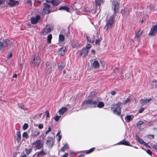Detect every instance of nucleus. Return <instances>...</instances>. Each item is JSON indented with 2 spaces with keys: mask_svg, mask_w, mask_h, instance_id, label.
<instances>
[{
  "mask_svg": "<svg viewBox=\"0 0 157 157\" xmlns=\"http://www.w3.org/2000/svg\"><path fill=\"white\" fill-rule=\"evenodd\" d=\"M47 152L46 151H45L43 150H41L40 151H38L34 155L33 157H43L44 155H46Z\"/></svg>",
  "mask_w": 157,
  "mask_h": 157,
  "instance_id": "nucleus-9",
  "label": "nucleus"
},
{
  "mask_svg": "<svg viewBox=\"0 0 157 157\" xmlns=\"http://www.w3.org/2000/svg\"><path fill=\"white\" fill-rule=\"evenodd\" d=\"M130 99L129 98H127L126 100L124 102H123V104H125L127 103L128 102L130 101Z\"/></svg>",
  "mask_w": 157,
  "mask_h": 157,
  "instance_id": "nucleus-48",
  "label": "nucleus"
},
{
  "mask_svg": "<svg viewBox=\"0 0 157 157\" xmlns=\"http://www.w3.org/2000/svg\"><path fill=\"white\" fill-rule=\"evenodd\" d=\"M95 93L94 91L90 92L88 97V100L84 101L82 103V107L84 109L88 107H97L98 100L95 96Z\"/></svg>",
  "mask_w": 157,
  "mask_h": 157,
  "instance_id": "nucleus-1",
  "label": "nucleus"
},
{
  "mask_svg": "<svg viewBox=\"0 0 157 157\" xmlns=\"http://www.w3.org/2000/svg\"><path fill=\"white\" fill-rule=\"evenodd\" d=\"M104 106L103 103L101 102H99L98 104H97V106L99 108L103 107Z\"/></svg>",
  "mask_w": 157,
  "mask_h": 157,
  "instance_id": "nucleus-36",
  "label": "nucleus"
},
{
  "mask_svg": "<svg viewBox=\"0 0 157 157\" xmlns=\"http://www.w3.org/2000/svg\"><path fill=\"white\" fill-rule=\"evenodd\" d=\"M66 51V48H62L59 51L58 53L59 55L60 56H63L65 53Z\"/></svg>",
  "mask_w": 157,
  "mask_h": 157,
  "instance_id": "nucleus-21",
  "label": "nucleus"
},
{
  "mask_svg": "<svg viewBox=\"0 0 157 157\" xmlns=\"http://www.w3.org/2000/svg\"><path fill=\"white\" fill-rule=\"evenodd\" d=\"M143 121H139L137 124L138 125H141L142 124H143Z\"/></svg>",
  "mask_w": 157,
  "mask_h": 157,
  "instance_id": "nucleus-55",
  "label": "nucleus"
},
{
  "mask_svg": "<svg viewBox=\"0 0 157 157\" xmlns=\"http://www.w3.org/2000/svg\"><path fill=\"white\" fill-rule=\"evenodd\" d=\"M101 41V40H100L99 39L96 40L95 41V44H100Z\"/></svg>",
  "mask_w": 157,
  "mask_h": 157,
  "instance_id": "nucleus-51",
  "label": "nucleus"
},
{
  "mask_svg": "<svg viewBox=\"0 0 157 157\" xmlns=\"http://www.w3.org/2000/svg\"><path fill=\"white\" fill-rule=\"evenodd\" d=\"M5 2L4 0H0V5L3 4Z\"/></svg>",
  "mask_w": 157,
  "mask_h": 157,
  "instance_id": "nucleus-56",
  "label": "nucleus"
},
{
  "mask_svg": "<svg viewBox=\"0 0 157 157\" xmlns=\"http://www.w3.org/2000/svg\"><path fill=\"white\" fill-rule=\"evenodd\" d=\"M10 41L8 40L4 39L3 38L0 39V50L3 51L4 49L7 48Z\"/></svg>",
  "mask_w": 157,
  "mask_h": 157,
  "instance_id": "nucleus-5",
  "label": "nucleus"
},
{
  "mask_svg": "<svg viewBox=\"0 0 157 157\" xmlns=\"http://www.w3.org/2000/svg\"><path fill=\"white\" fill-rule=\"evenodd\" d=\"M50 62H47L45 63L46 70L48 73H50L52 67L49 66Z\"/></svg>",
  "mask_w": 157,
  "mask_h": 157,
  "instance_id": "nucleus-23",
  "label": "nucleus"
},
{
  "mask_svg": "<svg viewBox=\"0 0 157 157\" xmlns=\"http://www.w3.org/2000/svg\"><path fill=\"white\" fill-rule=\"evenodd\" d=\"M69 147V146H68L67 144H65L64 146L61 148L60 150L61 151L63 152L66 149L68 148Z\"/></svg>",
  "mask_w": 157,
  "mask_h": 157,
  "instance_id": "nucleus-32",
  "label": "nucleus"
},
{
  "mask_svg": "<svg viewBox=\"0 0 157 157\" xmlns=\"http://www.w3.org/2000/svg\"><path fill=\"white\" fill-rule=\"evenodd\" d=\"M53 5L58 6L59 3L58 0H52L51 2Z\"/></svg>",
  "mask_w": 157,
  "mask_h": 157,
  "instance_id": "nucleus-27",
  "label": "nucleus"
},
{
  "mask_svg": "<svg viewBox=\"0 0 157 157\" xmlns=\"http://www.w3.org/2000/svg\"><path fill=\"white\" fill-rule=\"evenodd\" d=\"M67 110V107H62L61 109H59L58 111L59 114L60 115L63 114Z\"/></svg>",
  "mask_w": 157,
  "mask_h": 157,
  "instance_id": "nucleus-20",
  "label": "nucleus"
},
{
  "mask_svg": "<svg viewBox=\"0 0 157 157\" xmlns=\"http://www.w3.org/2000/svg\"><path fill=\"white\" fill-rule=\"evenodd\" d=\"M12 54L11 53H10V54L9 55L7 56V58L9 59V58H11V57H12Z\"/></svg>",
  "mask_w": 157,
  "mask_h": 157,
  "instance_id": "nucleus-57",
  "label": "nucleus"
},
{
  "mask_svg": "<svg viewBox=\"0 0 157 157\" xmlns=\"http://www.w3.org/2000/svg\"><path fill=\"white\" fill-rule=\"evenodd\" d=\"M40 19V16L39 15L36 16L35 17H32L31 18V21L32 24H36L38 21Z\"/></svg>",
  "mask_w": 157,
  "mask_h": 157,
  "instance_id": "nucleus-14",
  "label": "nucleus"
},
{
  "mask_svg": "<svg viewBox=\"0 0 157 157\" xmlns=\"http://www.w3.org/2000/svg\"><path fill=\"white\" fill-rule=\"evenodd\" d=\"M28 127V125L26 123H25L23 127V129L24 130H26Z\"/></svg>",
  "mask_w": 157,
  "mask_h": 157,
  "instance_id": "nucleus-43",
  "label": "nucleus"
},
{
  "mask_svg": "<svg viewBox=\"0 0 157 157\" xmlns=\"http://www.w3.org/2000/svg\"><path fill=\"white\" fill-rule=\"evenodd\" d=\"M27 2L28 3H31V0H27Z\"/></svg>",
  "mask_w": 157,
  "mask_h": 157,
  "instance_id": "nucleus-64",
  "label": "nucleus"
},
{
  "mask_svg": "<svg viewBox=\"0 0 157 157\" xmlns=\"http://www.w3.org/2000/svg\"><path fill=\"white\" fill-rule=\"evenodd\" d=\"M32 148L28 149L27 148H25V151L26 152V153L28 155H29V154H30V153L32 151Z\"/></svg>",
  "mask_w": 157,
  "mask_h": 157,
  "instance_id": "nucleus-35",
  "label": "nucleus"
},
{
  "mask_svg": "<svg viewBox=\"0 0 157 157\" xmlns=\"http://www.w3.org/2000/svg\"><path fill=\"white\" fill-rule=\"evenodd\" d=\"M91 11V9L90 8H88L87 6L85 7V12H90Z\"/></svg>",
  "mask_w": 157,
  "mask_h": 157,
  "instance_id": "nucleus-42",
  "label": "nucleus"
},
{
  "mask_svg": "<svg viewBox=\"0 0 157 157\" xmlns=\"http://www.w3.org/2000/svg\"><path fill=\"white\" fill-rule=\"evenodd\" d=\"M53 27L51 25H48L44 29L41 33L44 35H46L51 31Z\"/></svg>",
  "mask_w": 157,
  "mask_h": 157,
  "instance_id": "nucleus-7",
  "label": "nucleus"
},
{
  "mask_svg": "<svg viewBox=\"0 0 157 157\" xmlns=\"http://www.w3.org/2000/svg\"><path fill=\"white\" fill-rule=\"evenodd\" d=\"M9 2L7 4L11 7H13L16 6H17L19 2L17 1H15L14 0H9Z\"/></svg>",
  "mask_w": 157,
  "mask_h": 157,
  "instance_id": "nucleus-13",
  "label": "nucleus"
},
{
  "mask_svg": "<svg viewBox=\"0 0 157 157\" xmlns=\"http://www.w3.org/2000/svg\"><path fill=\"white\" fill-rule=\"evenodd\" d=\"M136 140L140 143L142 144L143 143H144V141L142 139L139 138L137 135H136Z\"/></svg>",
  "mask_w": 157,
  "mask_h": 157,
  "instance_id": "nucleus-29",
  "label": "nucleus"
},
{
  "mask_svg": "<svg viewBox=\"0 0 157 157\" xmlns=\"http://www.w3.org/2000/svg\"><path fill=\"white\" fill-rule=\"evenodd\" d=\"M59 39L60 41H63L64 39V36L62 34H60L59 36Z\"/></svg>",
  "mask_w": 157,
  "mask_h": 157,
  "instance_id": "nucleus-38",
  "label": "nucleus"
},
{
  "mask_svg": "<svg viewBox=\"0 0 157 157\" xmlns=\"http://www.w3.org/2000/svg\"><path fill=\"white\" fill-rule=\"evenodd\" d=\"M91 52L93 54V55H94L95 54V52L94 50L92 49L91 51Z\"/></svg>",
  "mask_w": 157,
  "mask_h": 157,
  "instance_id": "nucleus-58",
  "label": "nucleus"
},
{
  "mask_svg": "<svg viewBox=\"0 0 157 157\" xmlns=\"http://www.w3.org/2000/svg\"><path fill=\"white\" fill-rule=\"evenodd\" d=\"M60 133V132H59L56 135V136L58 137L57 140L58 142H59L60 141L62 138V136L59 134Z\"/></svg>",
  "mask_w": 157,
  "mask_h": 157,
  "instance_id": "nucleus-41",
  "label": "nucleus"
},
{
  "mask_svg": "<svg viewBox=\"0 0 157 157\" xmlns=\"http://www.w3.org/2000/svg\"><path fill=\"white\" fill-rule=\"evenodd\" d=\"M91 47L92 45L91 44H88L86 45V47L85 48L89 50V49Z\"/></svg>",
  "mask_w": 157,
  "mask_h": 157,
  "instance_id": "nucleus-46",
  "label": "nucleus"
},
{
  "mask_svg": "<svg viewBox=\"0 0 157 157\" xmlns=\"http://www.w3.org/2000/svg\"><path fill=\"white\" fill-rule=\"evenodd\" d=\"M142 144H143L144 146H148L147 144L145 143L144 141V143H143Z\"/></svg>",
  "mask_w": 157,
  "mask_h": 157,
  "instance_id": "nucleus-60",
  "label": "nucleus"
},
{
  "mask_svg": "<svg viewBox=\"0 0 157 157\" xmlns=\"http://www.w3.org/2000/svg\"><path fill=\"white\" fill-rule=\"evenodd\" d=\"M52 38V36L51 34H49L47 36L48 43V44H50L51 43V40Z\"/></svg>",
  "mask_w": 157,
  "mask_h": 157,
  "instance_id": "nucleus-34",
  "label": "nucleus"
},
{
  "mask_svg": "<svg viewBox=\"0 0 157 157\" xmlns=\"http://www.w3.org/2000/svg\"><path fill=\"white\" fill-rule=\"evenodd\" d=\"M95 149V147H92L88 150L86 151V153L87 154H89L92 152Z\"/></svg>",
  "mask_w": 157,
  "mask_h": 157,
  "instance_id": "nucleus-40",
  "label": "nucleus"
},
{
  "mask_svg": "<svg viewBox=\"0 0 157 157\" xmlns=\"http://www.w3.org/2000/svg\"><path fill=\"white\" fill-rule=\"evenodd\" d=\"M129 10L126 8H124L121 9V13L123 15H126L128 13Z\"/></svg>",
  "mask_w": 157,
  "mask_h": 157,
  "instance_id": "nucleus-25",
  "label": "nucleus"
},
{
  "mask_svg": "<svg viewBox=\"0 0 157 157\" xmlns=\"http://www.w3.org/2000/svg\"><path fill=\"white\" fill-rule=\"evenodd\" d=\"M144 110V108L143 107H141L140 109L139 110V112L140 113H142Z\"/></svg>",
  "mask_w": 157,
  "mask_h": 157,
  "instance_id": "nucleus-52",
  "label": "nucleus"
},
{
  "mask_svg": "<svg viewBox=\"0 0 157 157\" xmlns=\"http://www.w3.org/2000/svg\"><path fill=\"white\" fill-rule=\"evenodd\" d=\"M46 144L48 146L52 147L54 144L53 139L52 137H48L46 141Z\"/></svg>",
  "mask_w": 157,
  "mask_h": 157,
  "instance_id": "nucleus-12",
  "label": "nucleus"
},
{
  "mask_svg": "<svg viewBox=\"0 0 157 157\" xmlns=\"http://www.w3.org/2000/svg\"><path fill=\"white\" fill-rule=\"evenodd\" d=\"M92 67L95 69L98 68L99 67V63L98 61L94 60L92 64Z\"/></svg>",
  "mask_w": 157,
  "mask_h": 157,
  "instance_id": "nucleus-19",
  "label": "nucleus"
},
{
  "mask_svg": "<svg viewBox=\"0 0 157 157\" xmlns=\"http://www.w3.org/2000/svg\"><path fill=\"white\" fill-rule=\"evenodd\" d=\"M103 0H95V3L97 6L100 5L103 2Z\"/></svg>",
  "mask_w": 157,
  "mask_h": 157,
  "instance_id": "nucleus-39",
  "label": "nucleus"
},
{
  "mask_svg": "<svg viewBox=\"0 0 157 157\" xmlns=\"http://www.w3.org/2000/svg\"><path fill=\"white\" fill-rule=\"evenodd\" d=\"M16 140L18 143H19L20 142L21 140V135L20 132L17 131L16 132Z\"/></svg>",
  "mask_w": 157,
  "mask_h": 157,
  "instance_id": "nucleus-24",
  "label": "nucleus"
},
{
  "mask_svg": "<svg viewBox=\"0 0 157 157\" xmlns=\"http://www.w3.org/2000/svg\"><path fill=\"white\" fill-rule=\"evenodd\" d=\"M45 113L46 114V117L47 118H48L49 117V113L48 111H46L45 112Z\"/></svg>",
  "mask_w": 157,
  "mask_h": 157,
  "instance_id": "nucleus-53",
  "label": "nucleus"
},
{
  "mask_svg": "<svg viewBox=\"0 0 157 157\" xmlns=\"http://www.w3.org/2000/svg\"><path fill=\"white\" fill-rule=\"evenodd\" d=\"M60 117V115L59 116H58L57 115H56L54 117V118L56 121H57L59 120Z\"/></svg>",
  "mask_w": 157,
  "mask_h": 157,
  "instance_id": "nucleus-44",
  "label": "nucleus"
},
{
  "mask_svg": "<svg viewBox=\"0 0 157 157\" xmlns=\"http://www.w3.org/2000/svg\"><path fill=\"white\" fill-rule=\"evenodd\" d=\"M58 65L59 67L61 69L64 68L65 66V64L64 62H61L58 63Z\"/></svg>",
  "mask_w": 157,
  "mask_h": 157,
  "instance_id": "nucleus-33",
  "label": "nucleus"
},
{
  "mask_svg": "<svg viewBox=\"0 0 157 157\" xmlns=\"http://www.w3.org/2000/svg\"><path fill=\"white\" fill-rule=\"evenodd\" d=\"M151 145L152 147L156 149L157 150V145L156 144H155L153 143H151Z\"/></svg>",
  "mask_w": 157,
  "mask_h": 157,
  "instance_id": "nucleus-45",
  "label": "nucleus"
},
{
  "mask_svg": "<svg viewBox=\"0 0 157 157\" xmlns=\"http://www.w3.org/2000/svg\"><path fill=\"white\" fill-rule=\"evenodd\" d=\"M78 46V44L76 41H73L71 43V46L73 48H77Z\"/></svg>",
  "mask_w": 157,
  "mask_h": 157,
  "instance_id": "nucleus-31",
  "label": "nucleus"
},
{
  "mask_svg": "<svg viewBox=\"0 0 157 157\" xmlns=\"http://www.w3.org/2000/svg\"><path fill=\"white\" fill-rule=\"evenodd\" d=\"M120 103L114 104L111 106V109L113 113L117 115H119L121 113V109L120 107Z\"/></svg>",
  "mask_w": 157,
  "mask_h": 157,
  "instance_id": "nucleus-3",
  "label": "nucleus"
},
{
  "mask_svg": "<svg viewBox=\"0 0 157 157\" xmlns=\"http://www.w3.org/2000/svg\"><path fill=\"white\" fill-rule=\"evenodd\" d=\"M89 52V50L85 48H83L80 51V55L82 56V57H85L87 55Z\"/></svg>",
  "mask_w": 157,
  "mask_h": 157,
  "instance_id": "nucleus-11",
  "label": "nucleus"
},
{
  "mask_svg": "<svg viewBox=\"0 0 157 157\" xmlns=\"http://www.w3.org/2000/svg\"><path fill=\"white\" fill-rule=\"evenodd\" d=\"M115 21V17L113 15L110 16L106 21V25L105 27H106V30L108 29L111 28L114 26V22Z\"/></svg>",
  "mask_w": 157,
  "mask_h": 157,
  "instance_id": "nucleus-4",
  "label": "nucleus"
},
{
  "mask_svg": "<svg viewBox=\"0 0 157 157\" xmlns=\"http://www.w3.org/2000/svg\"><path fill=\"white\" fill-rule=\"evenodd\" d=\"M21 157H28L26 154H24L22 155V154H21Z\"/></svg>",
  "mask_w": 157,
  "mask_h": 157,
  "instance_id": "nucleus-61",
  "label": "nucleus"
},
{
  "mask_svg": "<svg viewBox=\"0 0 157 157\" xmlns=\"http://www.w3.org/2000/svg\"><path fill=\"white\" fill-rule=\"evenodd\" d=\"M48 130L49 131V132L51 131V128L50 126H49L48 128Z\"/></svg>",
  "mask_w": 157,
  "mask_h": 157,
  "instance_id": "nucleus-62",
  "label": "nucleus"
},
{
  "mask_svg": "<svg viewBox=\"0 0 157 157\" xmlns=\"http://www.w3.org/2000/svg\"><path fill=\"white\" fill-rule=\"evenodd\" d=\"M112 8L114 11L115 13L118 12V10L119 9V5L117 2H113Z\"/></svg>",
  "mask_w": 157,
  "mask_h": 157,
  "instance_id": "nucleus-10",
  "label": "nucleus"
},
{
  "mask_svg": "<svg viewBox=\"0 0 157 157\" xmlns=\"http://www.w3.org/2000/svg\"><path fill=\"white\" fill-rule=\"evenodd\" d=\"M32 145L34 146L36 149H40L43 146L44 143L41 140H37L32 143Z\"/></svg>",
  "mask_w": 157,
  "mask_h": 157,
  "instance_id": "nucleus-6",
  "label": "nucleus"
},
{
  "mask_svg": "<svg viewBox=\"0 0 157 157\" xmlns=\"http://www.w3.org/2000/svg\"><path fill=\"white\" fill-rule=\"evenodd\" d=\"M33 59L30 62V64L33 67H38L41 62L40 57L38 54H35L33 56Z\"/></svg>",
  "mask_w": 157,
  "mask_h": 157,
  "instance_id": "nucleus-2",
  "label": "nucleus"
},
{
  "mask_svg": "<svg viewBox=\"0 0 157 157\" xmlns=\"http://www.w3.org/2000/svg\"><path fill=\"white\" fill-rule=\"evenodd\" d=\"M45 5L43 9L44 12L45 14H48L50 12V6L47 4H45Z\"/></svg>",
  "mask_w": 157,
  "mask_h": 157,
  "instance_id": "nucleus-17",
  "label": "nucleus"
},
{
  "mask_svg": "<svg viewBox=\"0 0 157 157\" xmlns=\"http://www.w3.org/2000/svg\"><path fill=\"white\" fill-rule=\"evenodd\" d=\"M146 152L150 155H151L152 154V153L151 151L149 149H147L146 151Z\"/></svg>",
  "mask_w": 157,
  "mask_h": 157,
  "instance_id": "nucleus-50",
  "label": "nucleus"
},
{
  "mask_svg": "<svg viewBox=\"0 0 157 157\" xmlns=\"http://www.w3.org/2000/svg\"><path fill=\"white\" fill-rule=\"evenodd\" d=\"M38 128L40 129H42L43 127V124H41L38 125Z\"/></svg>",
  "mask_w": 157,
  "mask_h": 157,
  "instance_id": "nucleus-49",
  "label": "nucleus"
},
{
  "mask_svg": "<svg viewBox=\"0 0 157 157\" xmlns=\"http://www.w3.org/2000/svg\"><path fill=\"white\" fill-rule=\"evenodd\" d=\"M147 137L149 139H152L154 138V136L153 135H149L147 136Z\"/></svg>",
  "mask_w": 157,
  "mask_h": 157,
  "instance_id": "nucleus-47",
  "label": "nucleus"
},
{
  "mask_svg": "<svg viewBox=\"0 0 157 157\" xmlns=\"http://www.w3.org/2000/svg\"><path fill=\"white\" fill-rule=\"evenodd\" d=\"M31 136L32 137L36 136L40 133V130L38 129H33L31 130Z\"/></svg>",
  "mask_w": 157,
  "mask_h": 157,
  "instance_id": "nucleus-16",
  "label": "nucleus"
},
{
  "mask_svg": "<svg viewBox=\"0 0 157 157\" xmlns=\"http://www.w3.org/2000/svg\"><path fill=\"white\" fill-rule=\"evenodd\" d=\"M140 31V30H139L138 32H135V40H137V39L141 35L142 33H139Z\"/></svg>",
  "mask_w": 157,
  "mask_h": 157,
  "instance_id": "nucleus-28",
  "label": "nucleus"
},
{
  "mask_svg": "<svg viewBox=\"0 0 157 157\" xmlns=\"http://www.w3.org/2000/svg\"><path fill=\"white\" fill-rule=\"evenodd\" d=\"M157 34V25L152 26L148 34L149 36H154Z\"/></svg>",
  "mask_w": 157,
  "mask_h": 157,
  "instance_id": "nucleus-8",
  "label": "nucleus"
},
{
  "mask_svg": "<svg viewBox=\"0 0 157 157\" xmlns=\"http://www.w3.org/2000/svg\"><path fill=\"white\" fill-rule=\"evenodd\" d=\"M118 144H122L124 145H125L127 146H131L129 144V142L126 141L125 140H122L120 141Z\"/></svg>",
  "mask_w": 157,
  "mask_h": 157,
  "instance_id": "nucleus-22",
  "label": "nucleus"
},
{
  "mask_svg": "<svg viewBox=\"0 0 157 157\" xmlns=\"http://www.w3.org/2000/svg\"><path fill=\"white\" fill-rule=\"evenodd\" d=\"M134 117V116L133 115H130L127 116L125 117L124 119L128 123L132 120Z\"/></svg>",
  "mask_w": 157,
  "mask_h": 157,
  "instance_id": "nucleus-18",
  "label": "nucleus"
},
{
  "mask_svg": "<svg viewBox=\"0 0 157 157\" xmlns=\"http://www.w3.org/2000/svg\"><path fill=\"white\" fill-rule=\"evenodd\" d=\"M116 92L114 90L112 91L111 92V94L112 95H115L116 94Z\"/></svg>",
  "mask_w": 157,
  "mask_h": 157,
  "instance_id": "nucleus-54",
  "label": "nucleus"
},
{
  "mask_svg": "<svg viewBox=\"0 0 157 157\" xmlns=\"http://www.w3.org/2000/svg\"><path fill=\"white\" fill-rule=\"evenodd\" d=\"M151 100V98H149L148 99L144 98L141 99L140 101L141 104L142 105H144L149 103Z\"/></svg>",
  "mask_w": 157,
  "mask_h": 157,
  "instance_id": "nucleus-15",
  "label": "nucleus"
},
{
  "mask_svg": "<svg viewBox=\"0 0 157 157\" xmlns=\"http://www.w3.org/2000/svg\"><path fill=\"white\" fill-rule=\"evenodd\" d=\"M59 10H64L67 12H69V8L66 6H62L59 8Z\"/></svg>",
  "mask_w": 157,
  "mask_h": 157,
  "instance_id": "nucleus-30",
  "label": "nucleus"
},
{
  "mask_svg": "<svg viewBox=\"0 0 157 157\" xmlns=\"http://www.w3.org/2000/svg\"><path fill=\"white\" fill-rule=\"evenodd\" d=\"M22 136L24 138L27 139L29 138V135L26 132H24Z\"/></svg>",
  "mask_w": 157,
  "mask_h": 157,
  "instance_id": "nucleus-37",
  "label": "nucleus"
},
{
  "mask_svg": "<svg viewBox=\"0 0 157 157\" xmlns=\"http://www.w3.org/2000/svg\"><path fill=\"white\" fill-rule=\"evenodd\" d=\"M86 37L87 39V41L89 43H93L94 42V37L95 36H93V38L92 40H91L90 38L88 36H86Z\"/></svg>",
  "mask_w": 157,
  "mask_h": 157,
  "instance_id": "nucleus-26",
  "label": "nucleus"
},
{
  "mask_svg": "<svg viewBox=\"0 0 157 157\" xmlns=\"http://www.w3.org/2000/svg\"><path fill=\"white\" fill-rule=\"evenodd\" d=\"M68 156V154L67 153H65L63 156V157H67Z\"/></svg>",
  "mask_w": 157,
  "mask_h": 157,
  "instance_id": "nucleus-59",
  "label": "nucleus"
},
{
  "mask_svg": "<svg viewBox=\"0 0 157 157\" xmlns=\"http://www.w3.org/2000/svg\"><path fill=\"white\" fill-rule=\"evenodd\" d=\"M17 75L16 74H14L13 76V78H17Z\"/></svg>",
  "mask_w": 157,
  "mask_h": 157,
  "instance_id": "nucleus-63",
  "label": "nucleus"
}]
</instances>
